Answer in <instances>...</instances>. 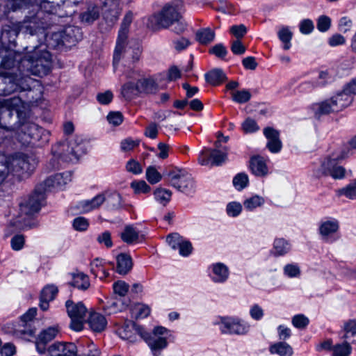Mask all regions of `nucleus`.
<instances>
[{
	"label": "nucleus",
	"mask_w": 356,
	"mask_h": 356,
	"mask_svg": "<svg viewBox=\"0 0 356 356\" xmlns=\"http://www.w3.org/2000/svg\"><path fill=\"white\" fill-rule=\"evenodd\" d=\"M71 181L72 172L70 171L49 177L44 181V186L42 185L38 186L27 200L20 204L19 215L12 222L13 226L17 229L31 227V220L40 209L42 202L44 200V191L51 188L62 189Z\"/></svg>",
	"instance_id": "obj_1"
},
{
	"label": "nucleus",
	"mask_w": 356,
	"mask_h": 356,
	"mask_svg": "<svg viewBox=\"0 0 356 356\" xmlns=\"http://www.w3.org/2000/svg\"><path fill=\"white\" fill-rule=\"evenodd\" d=\"M40 47H33V51L22 59L21 65L32 74L42 76L48 74L51 67V56L49 51Z\"/></svg>",
	"instance_id": "obj_2"
},
{
	"label": "nucleus",
	"mask_w": 356,
	"mask_h": 356,
	"mask_svg": "<svg viewBox=\"0 0 356 356\" xmlns=\"http://www.w3.org/2000/svg\"><path fill=\"white\" fill-rule=\"evenodd\" d=\"M179 18H181V15L179 5L170 2L152 14L148 20L152 29H168Z\"/></svg>",
	"instance_id": "obj_3"
},
{
	"label": "nucleus",
	"mask_w": 356,
	"mask_h": 356,
	"mask_svg": "<svg viewBox=\"0 0 356 356\" xmlns=\"http://www.w3.org/2000/svg\"><path fill=\"white\" fill-rule=\"evenodd\" d=\"M86 144L79 137L68 142L59 143L52 147L54 156H59L66 162L77 161L86 153Z\"/></svg>",
	"instance_id": "obj_4"
},
{
	"label": "nucleus",
	"mask_w": 356,
	"mask_h": 356,
	"mask_svg": "<svg viewBox=\"0 0 356 356\" xmlns=\"http://www.w3.org/2000/svg\"><path fill=\"white\" fill-rule=\"evenodd\" d=\"M346 158H348L347 152L341 151L334 152L325 157L321 162L318 172L319 175L330 176L334 179H343L346 170L344 167L339 165L338 162Z\"/></svg>",
	"instance_id": "obj_5"
},
{
	"label": "nucleus",
	"mask_w": 356,
	"mask_h": 356,
	"mask_svg": "<svg viewBox=\"0 0 356 356\" xmlns=\"http://www.w3.org/2000/svg\"><path fill=\"white\" fill-rule=\"evenodd\" d=\"M17 138L24 145H35L40 141L42 143H46L48 140V134L35 123L26 121L17 129Z\"/></svg>",
	"instance_id": "obj_6"
},
{
	"label": "nucleus",
	"mask_w": 356,
	"mask_h": 356,
	"mask_svg": "<svg viewBox=\"0 0 356 356\" xmlns=\"http://www.w3.org/2000/svg\"><path fill=\"white\" fill-rule=\"evenodd\" d=\"M27 156L23 154H16L7 156L4 161V168L0 169V182L3 180L6 175L9 173L21 174L29 172L33 168V165Z\"/></svg>",
	"instance_id": "obj_7"
},
{
	"label": "nucleus",
	"mask_w": 356,
	"mask_h": 356,
	"mask_svg": "<svg viewBox=\"0 0 356 356\" xmlns=\"http://www.w3.org/2000/svg\"><path fill=\"white\" fill-rule=\"evenodd\" d=\"M167 176L171 186L182 193L193 192L195 188L193 179L186 170L175 168L170 170Z\"/></svg>",
	"instance_id": "obj_8"
},
{
	"label": "nucleus",
	"mask_w": 356,
	"mask_h": 356,
	"mask_svg": "<svg viewBox=\"0 0 356 356\" xmlns=\"http://www.w3.org/2000/svg\"><path fill=\"white\" fill-rule=\"evenodd\" d=\"M63 2V0H59ZM31 4L37 8H40L44 12L51 14H58V9L60 8L58 1L51 0H7L6 6L7 9L15 11L21 9L28 4Z\"/></svg>",
	"instance_id": "obj_9"
},
{
	"label": "nucleus",
	"mask_w": 356,
	"mask_h": 356,
	"mask_svg": "<svg viewBox=\"0 0 356 356\" xmlns=\"http://www.w3.org/2000/svg\"><path fill=\"white\" fill-rule=\"evenodd\" d=\"M168 334V330L165 327L157 326L154 328L152 333H148L144 330L142 339L153 352H156L167 347Z\"/></svg>",
	"instance_id": "obj_10"
},
{
	"label": "nucleus",
	"mask_w": 356,
	"mask_h": 356,
	"mask_svg": "<svg viewBox=\"0 0 356 356\" xmlns=\"http://www.w3.org/2000/svg\"><path fill=\"white\" fill-rule=\"evenodd\" d=\"M2 81L6 85L3 88V91L10 94L18 90H29L31 88L30 84L33 82V79L28 76V75L22 76L13 73L6 72L2 76Z\"/></svg>",
	"instance_id": "obj_11"
},
{
	"label": "nucleus",
	"mask_w": 356,
	"mask_h": 356,
	"mask_svg": "<svg viewBox=\"0 0 356 356\" xmlns=\"http://www.w3.org/2000/svg\"><path fill=\"white\" fill-rule=\"evenodd\" d=\"M65 307L67 314L71 318L70 327L75 331L83 329L84 318L87 309L82 302L74 303L72 300H67Z\"/></svg>",
	"instance_id": "obj_12"
},
{
	"label": "nucleus",
	"mask_w": 356,
	"mask_h": 356,
	"mask_svg": "<svg viewBox=\"0 0 356 356\" xmlns=\"http://www.w3.org/2000/svg\"><path fill=\"white\" fill-rule=\"evenodd\" d=\"M217 324L222 334H245L249 330V325L239 318L234 317H220Z\"/></svg>",
	"instance_id": "obj_13"
},
{
	"label": "nucleus",
	"mask_w": 356,
	"mask_h": 356,
	"mask_svg": "<svg viewBox=\"0 0 356 356\" xmlns=\"http://www.w3.org/2000/svg\"><path fill=\"white\" fill-rule=\"evenodd\" d=\"M227 159V149L225 152L216 149L202 151L198 157V161L202 165H220Z\"/></svg>",
	"instance_id": "obj_14"
},
{
	"label": "nucleus",
	"mask_w": 356,
	"mask_h": 356,
	"mask_svg": "<svg viewBox=\"0 0 356 356\" xmlns=\"http://www.w3.org/2000/svg\"><path fill=\"white\" fill-rule=\"evenodd\" d=\"M18 29L19 32L24 35H29L31 36L38 34L44 35V27L38 15L26 17L19 23Z\"/></svg>",
	"instance_id": "obj_15"
},
{
	"label": "nucleus",
	"mask_w": 356,
	"mask_h": 356,
	"mask_svg": "<svg viewBox=\"0 0 356 356\" xmlns=\"http://www.w3.org/2000/svg\"><path fill=\"white\" fill-rule=\"evenodd\" d=\"M339 229V220L335 218H329L321 222L318 233L323 241L332 243L337 240V238H334V235L338 232Z\"/></svg>",
	"instance_id": "obj_16"
},
{
	"label": "nucleus",
	"mask_w": 356,
	"mask_h": 356,
	"mask_svg": "<svg viewBox=\"0 0 356 356\" xmlns=\"http://www.w3.org/2000/svg\"><path fill=\"white\" fill-rule=\"evenodd\" d=\"M143 332L144 328L131 321H125L124 325L117 330V333L120 338L131 343L137 341V335L142 338Z\"/></svg>",
	"instance_id": "obj_17"
},
{
	"label": "nucleus",
	"mask_w": 356,
	"mask_h": 356,
	"mask_svg": "<svg viewBox=\"0 0 356 356\" xmlns=\"http://www.w3.org/2000/svg\"><path fill=\"white\" fill-rule=\"evenodd\" d=\"M58 325H54L43 330L35 340V347L39 353H44L46 350V345L53 340L59 333Z\"/></svg>",
	"instance_id": "obj_18"
},
{
	"label": "nucleus",
	"mask_w": 356,
	"mask_h": 356,
	"mask_svg": "<svg viewBox=\"0 0 356 356\" xmlns=\"http://www.w3.org/2000/svg\"><path fill=\"white\" fill-rule=\"evenodd\" d=\"M47 351L50 356H76L77 348L73 343L56 342L51 345Z\"/></svg>",
	"instance_id": "obj_19"
},
{
	"label": "nucleus",
	"mask_w": 356,
	"mask_h": 356,
	"mask_svg": "<svg viewBox=\"0 0 356 356\" xmlns=\"http://www.w3.org/2000/svg\"><path fill=\"white\" fill-rule=\"evenodd\" d=\"M264 134L268 140L266 147L272 153H278L282 147L280 139V133L270 127H266L264 129Z\"/></svg>",
	"instance_id": "obj_20"
},
{
	"label": "nucleus",
	"mask_w": 356,
	"mask_h": 356,
	"mask_svg": "<svg viewBox=\"0 0 356 356\" xmlns=\"http://www.w3.org/2000/svg\"><path fill=\"white\" fill-rule=\"evenodd\" d=\"M311 108L316 118L338 112L331 97L313 104Z\"/></svg>",
	"instance_id": "obj_21"
},
{
	"label": "nucleus",
	"mask_w": 356,
	"mask_h": 356,
	"mask_svg": "<svg viewBox=\"0 0 356 356\" xmlns=\"http://www.w3.org/2000/svg\"><path fill=\"white\" fill-rule=\"evenodd\" d=\"M228 267L222 263H216L211 266V278L216 283H223L229 277Z\"/></svg>",
	"instance_id": "obj_22"
},
{
	"label": "nucleus",
	"mask_w": 356,
	"mask_h": 356,
	"mask_svg": "<svg viewBox=\"0 0 356 356\" xmlns=\"http://www.w3.org/2000/svg\"><path fill=\"white\" fill-rule=\"evenodd\" d=\"M250 168L252 172L258 177H264L268 173L266 160L260 156L251 157L250 160Z\"/></svg>",
	"instance_id": "obj_23"
},
{
	"label": "nucleus",
	"mask_w": 356,
	"mask_h": 356,
	"mask_svg": "<svg viewBox=\"0 0 356 356\" xmlns=\"http://www.w3.org/2000/svg\"><path fill=\"white\" fill-rule=\"evenodd\" d=\"M106 201V194L102 193L97 195L92 199L84 200L79 204V209L85 213L99 208Z\"/></svg>",
	"instance_id": "obj_24"
},
{
	"label": "nucleus",
	"mask_w": 356,
	"mask_h": 356,
	"mask_svg": "<svg viewBox=\"0 0 356 356\" xmlns=\"http://www.w3.org/2000/svg\"><path fill=\"white\" fill-rule=\"evenodd\" d=\"M88 323L92 331L101 332L106 328L107 321L104 315L97 312H92L88 319Z\"/></svg>",
	"instance_id": "obj_25"
},
{
	"label": "nucleus",
	"mask_w": 356,
	"mask_h": 356,
	"mask_svg": "<svg viewBox=\"0 0 356 356\" xmlns=\"http://www.w3.org/2000/svg\"><path fill=\"white\" fill-rule=\"evenodd\" d=\"M331 98L338 112L350 106L353 102L352 96L344 88Z\"/></svg>",
	"instance_id": "obj_26"
},
{
	"label": "nucleus",
	"mask_w": 356,
	"mask_h": 356,
	"mask_svg": "<svg viewBox=\"0 0 356 356\" xmlns=\"http://www.w3.org/2000/svg\"><path fill=\"white\" fill-rule=\"evenodd\" d=\"M104 193L106 194V208L108 210L117 211L123 207V198L119 193L113 191Z\"/></svg>",
	"instance_id": "obj_27"
},
{
	"label": "nucleus",
	"mask_w": 356,
	"mask_h": 356,
	"mask_svg": "<svg viewBox=\"0 0 356 356\" xmlns=\"http://www.w3.org/2000/svg\"><path fill=\"white\" fill-rule=\"evenodd\" d=\"M127 37L118 35L113 54V64H117L127 53L128 54Z\"/></svg>",
	"instance_id": "obj_28"
},
{
	"label": "nucleus",
	"mask_w": 356,
	"mask_h": 356,
	"mask_svg": "<svg viewBox=\"0 0 356 356\" xmlns=\"http://www.w3.org/2000/svg\"><path fill=\"white\" fill-rule=\"evenodd\" d=\"M133 263L131 257L127 254H120L117 257L116 271L120 275H127L132 268Z\"/></svg>",
	"instance_id": "obj_29"
},
{
	"label": "nucleus",
	"mask_w": 356,
	"mask_h": 356,
	"mask_svg": "<svg viewBox=\"0 0 356 356\" xmlns=\"http://www.w3.org/2000/svg\"><path fill=\"white\" fill-rule=\"evenodd\" d=\"M121 239L127 244H132L138 241L139 232L131 225H126L120 233Z\"/></svg>",
	"instance_id": "obj_30"
},
{
	"label": "nucleus",
	"mask_w": 356,
	"mask_h": 356,
	"mask_svg": "<svg viewBox=\"0 0 356 356\" xmlns=\"http://www.w3.org/2000/svg\"><path fill=\"white\" fill-rule=\"evenodd\" d=\"M72 281L70 284L81 290H86L90 286V281L88 277L81 272L72 273Z\"/></svg>",
	"instance_id": "obj_31"
},
{
	"label": "nucleus",
	"mask_w": 356,
	"mask_h": 356,
	"mask_svg": "<svg viewBox=\"0 0 356 356\" xmlns=\"http://www.w3.org/2000/svg\"><path fill=\"white\" fill-rule=\"evenodd\" d=\"M81 38V33L78 27L70 26L65 29L62 36V42L74 44Z\"/></svg>",
	"instance_id": "obj_32"
},
{
	"label": "nucleus",
	"mask_w": 356,
	"mask_h": 356,
	"mask_svg": "<svg viewBox=\"0 0 356 356\" xmlns=\"http://www.w3.org/2000/svg\"><path fill=\"white\" fill-rule=\"evenodd\" d=\"M206 81L213 86H218L227 80V76L220 69H215L205 74Z\"/></svg>",
	"instance_id": "obj_33"
},
{
	"label": "nucleus",
	"mask_w": 356,
	"mask_h": 356,
	"mask_svg": "<svg viewBox=\"0 0 356 356\" xmlns=\"http://www.w3.org/2000/svg\"><path fill=\"white\" fill-rule=\"evenodd\" d=\"M215 33L209 28L201 29L195 33V39L201 44L207 45L213 41Z\"/></svg>",
	"instance_id": "obj_34"
},
{
	"label": "nucleus",
	"mask_w": 356,
	"mask_h": 356,
	"mask_svg": "<svg viewBox=\"0 0 356 356\" xmlns=\"http://www.w3.org/2000/svg\"><path fill=\"white\" fill-rule=\"evenodd\" d=\"M140 94L138 82L135 84L132 82H127L122 85L121 88L122 96L127 99L130 100L135 98Z\"/></svg>",
	"instance_id": "obj_35"
},
{
	"label": "nucleus",
	"mask_w": 356,
	"mask_h": 356,
	"mask_svg": "<svg viewBox=\"0 0 356 356\" xmlns=\"http://www.w3.org/2000/svg\"><path fill=\"white\" fill-rule=\"evenodd\" d=\"M269 350L272 354L280 356H291L293 353L291 346L285 342L275 343L270 346Z\"/></svg>",
	"instance_id": "obj_36"
},
{
	"label": "nucleus",
	"mask_w": 356,
	"mask_h": 356,
	"mask_svg": "<svg viewBox=\"0 0 356 356\" xmlns=\"http://www.w3.org/2000/svg\"><path fill=\"white\" fill-rule=\"evenodd\" d=\"M265 204V199L258 195H252L243 202V207L248 211H253Z\"/></svg>",
	"instance_id": "obj_37"
},
{
	"label": "nucleus",
	"mask_w": 356,
	"mask_h": 356,
	"mask_svg": "<svg viewBox=\"0 0 356 356\" xmlns=\"http://www.w3.org/2000/svg\"><path fill=\"white\" fill-rule=\"evenodd\" d=\"M277 37L283 43L284 50H289L291 47L293 33L288 26H282L277 32Z\"/></svg>",
	"instance_id": "obj_38"
},
{
	"label": "nucleus",
	"mask_w": 356,
	"mask_h": 356,
	"mask_svg": "<svg viewBox=\"0 0 356 356\" xmlns=\"http://www.w3.org/2000/svg\"><path fill=\"white\" fill-rule=\"evenodd\" d=\"M137 82L140 93H153L157 90V85L153 79H143Z\"/></svg>",
	"instance_id": "obj_39"
},
{
	"label": "nucleus",
	"mask_w": 356,
	"mask_h": 356,
	"mask_svg": "<svg viewBox=\"0 0 356 356\" xmlns=\"http://www.w3.org/2000/svg\"><path fill=\"white\" fill-rule=\"evenodd\" d=\"M273 249L275 255L282 256L290 251L291 245L284 238H279L274 241Z\"/></svg>",
	"instance_id": "obj_40"
},
{
	"label": "nucleus",
	"mask_w": 356,
	"mask_h": 356,
	"mask_svg": "<svg viewBox=\"0 0 356 356\" xmlns=\"http://www.w3.org/2000/svg\"><path fill=\"white\" fill-rule=\"evenodd\" d=\"M155 200L163 205H166L170 200L172 192L165 188H158L154 192Z\"/></svg>",
	"instance_id": "obj_41"
},
{
	"label": "nucleus",
	"mask_w": 356,
	"mask_h": 356,
	"mask_svg": "<svg viewBox=\"0 0 356 356\" xmlns=\"http://www.w3.org/2000/svg\"><path fill=\"white\" fill-rule=\"evenodd\" d=\"M351 352V346L349 343L345 341L333 346L332 356H350Z\"/></svg>",
	"instance_id": "obj_42"
},
{
	"label": "nucleus",
	"mask_w": 356,
	"mask_h": 356,
	"mask_svg": "<svg viewBox=\"0 0 356 356\" xmlns=\"http://www.w3.org/2000/svg\"><path fill=\"white\" fill-rule=\"evenodd\" d=\"M120 0H103L106 11H111L112 13V17L115 19H117L120 15Z\"/></svg>",
	"instance_id": "obj_43"
},
{
	"label": "nucleus",
	"mask_w": 356,
	"mask_h": 356,
	"mask_svg": "<svg viewBox=\"0 0 356 356\" xmlns=\"http://www.w3.org/2000/svg\"><path fill=\"white\" fill-rule=\"evenodd\" d=\"M252 95L248 90L243 89L232 92V99L238 104H245L251 99Z\"/></svg>",
	"instance_id": "obj_44"
},
{
	"label": "nucleus",
	"mask_w": 356,
	"mask_h": 356,
	"mask_svg": "<svg viewBox=\"0 0 356 356\" xmlns=\"http://www.w3.org/2000/svg\"><path fill=\"white\" fill-rule=\"evenodd\" d=\"M99 16V12L97 7H92L91 8H88L87 11L84 12L81 15V21L87 23L91 24L94 21H95Z\"/></svg>",
	"instance_id": "obj_45"
},
{
	"label": "nucleus",
	"mask_w": 356,
	"mask_h": 356,
	"mask_svg": "<svg viewBox=\"0 0 356 356\" xmlns=\"http://www.w3.org/2000/svg\"><path fill=\"white\" fill-rule=\"evenodd\" d=\"M339 193V195H344L348 199H356V179L352 180L350 184L340 189Z\"/></svg>",
	"instance_id": "obj_46"
},
{
	"label": "nucleus",
	"mask_w": 356,
	"mask_h": 356,
	"mask_svg": "<svg viewBox=\"0 0 356 356\" xmlns=\"http://www.w3.org/2000/svg\"><path fill=\"white\" fill-rule=\"evenodd\" d=\"M133 16L134 15L132 12L129 11L127 13L121 24V26L118 32V35L128 37L129 28L132 22Z\"/></svg>",
	"instance_id": "obj_47"
},
{
	"label": "nucleus",
	"mask_w": 356,
	"mask_h": 356,
	"mask_svg": "<svg viewBox=\"0 0 356 356\" xmlns=\"http://www.w3.org/2000/svg\"><path fill=\"white\" fill-rule=\"evenodd\" d=\"M249 182V179L245 173H238L233 179V184L238 191L245 188Z\"/></svg>",
	"instance_id": "obj_48"
},
{
	"label": "nucleus",
	"mask_w": 356,
	"mask_h": 356,
	"mask_svg": "<svg viewBox=\"0 0 356 356\" xmlns=\"http://www.w3.org/2000/svg\"><path fill=\"white\" fill-rule=\"evenodd\" d=\"M131 188L134 190V193L136 194H146L151 190L150 186L143 180L132 181L131 183Z\"/></svg>",
	"instance_id": "obj_49"
},
{
	"label": "nucleus",
	"mask_w": 356,
	"mask_h": 356,
	"mask_svg": "<svg viewBox=\"0 0 356 356\" xmlns=\"http://www.w3.org/2000/svg\"><path fill=\"white\" fill-rule=\"evenodd\" d=\"M58 293V289L54 285H48L45 286L40 294L42 300H53Z\"/></svg>",
	"instance_id": "obj_50"
},
{
	"label": "nucleus",
	"mask_w": 356,
	"mask_h": 356,
	"mask_svg": "<svg viewBox=\"0 0 356 356\" xmlns=\"http://www.w3.org/2000/svg\"><path fill=\"white\" fill-rule=\"evenodd\" d=\"M161 178V175L156 170L154 167L149 166L147 168L146 179L150 184H156L160 181Z\"/></svg>",
	"instance_id": "obj_51"
},
{
	"label": "nucleus",
	"mask_w": 356,
	"mask_h": 356,
	"mask_svg": "<svg viewBox=\"0 0 356 356\" xmlns=\"http://www.w3.org/2000/svg\"><path fill=\"white\" fill-rule=\"evenodd\" d=\"M343 328L345 330L346 339H350L351 337H356V321L348 320L344 323Z\"/></svg>",
	"instance_id": "obj_52"
},
{
	"label": "nucleus",
	"mask_w": 356,
	"mask_h": 356,
	"mask_svg": "<svg viewBox=\"0 0 356 356\" xmlns=\"http://www.w3.org/2000/svg\"><path fill=\"white\" fill-rule=\"evenodd\" d=\"M317 29L321 32H326L331 26V19L327 15H321L317 19Z\"/></svg>",
	"instance_id": "obj_53"
},
{
	"label": "nucleus",
	"mask_w": 356,
	"mask_h": 356,
	"mask_svg": "<svg viewBox=\"0 0 356 356\" xmlns=\"http://www.w3.org/2000/svg\"><path fill=\"white\" fill-rule=\"evenodd\" d=\"M114 293L120 296H125L129 291V285L124 281H118L113 286Z\"/></svg>",
	"instance_id": "obj_54"
},
{
	"label": "nucleus",
	"mask_w": 356,
	"mask_h": 356,
	"mask_svg": "<svg viewBox=\"0 0 356 356\" xmlns=\"http://www.w3.org/2000/svg\"><path fill=\"white\" fill-rule=\"evenodd\" d=\"M184 238L177 233H172L167 236L166 242L173 250H177L178 246Z\"/></svg>",
	"instance_id": "obj_55"
},
{
	"label": "nucleus",
	"mask_w": 356,
	"mask_h": 356,
	"mask_svg": "<svg viewBox=\"0 0 356 356\" xmlns=\"http://www.w3.org/2000/svg\"><path fill=\"white\" fill-rule=\"evenodd\" d=\"M284 273L289 277H298L300 275V267L297 264H287L284 267Z\"/></svg>",
	"instance_id": "obj_56"
},
{
	"label": "nucleus",
	"mask_w": 356,
	"mask_h": 356,
	"mask_svg": "<svg viewBox=\"0 0 356 356\" xmlns=\"http://www.w3.org/2000/svg\"><path fill=\"white\" fill-rule=\"evenodd\" d=\"M241 126L243 131L246 134L255 132L259 129L256 121L251 118H247Z\"/></svg>",
	"instance_id": "obj_57"
},
{
	"label": "nucleus",
	"mask_w": 356,
	"mask_h": 356,
	"mask_svg": "<svg viewBox=\"0 0 356 356\" xmlns=\"http://www.w3.org/2000/svg\"><path fill=\"white\" fill-rule=\"evenodd\" d=\"M179 253L182 257L188 256L193 250V246L189 241L183 239L180 245L178 246Z\"/></svg>",
	"instance_id": "obj_58"
},
{
	"label": "nucleus",
	"mask_w": 356,
	"mask_h": 356,
	"mask_svg": "<svg viewBox=\"0 0 356 356\" xmlns=\"http://www.w3.org/2000/svg\"><path fill=\"white\" fill-rule=\"evenodd\" d=\"M227 213L229 216H238L242 211V205L236 202H232L227 206Z\"/></svg>",
	"instance_id": "obj_59"
},
{
	"label": "nucleus",
	"mask_w": 356,
	"mask_h": 356,
	"mask_svg": "<svg viewBox=\"0 0 356 356\" xmlns=\"http://www.w3.org/2000/svg\"><path fill=\"white\" fill-rule=\"evenodd\" d=\"M299 29L301 33L307 35L314 31V25L311 19H305L300 22Z\"/></svg>",
	"instance_id": "obj_60"
},
{
	"label": "nucleus",
	"mask_w": 356,
	"mask_h": 356,
	"mask_svg": "<svg viewBox=\"0 0 356 356\" xmlns=\"http://www.w3.org/2000/svg\"><path fill=\"white\" fill-rule=\"evenodd\" d=\"M209 53L214 54L216 56L220 58H223L226 56L227 50L222 44L220 43L212 47L209 49Z\"/></svg>",
	"instance_id": "obj_61"
},
{
	"label": "nucleus",
	"mask_w": 356,
	"mask_h": 356,
	"mask_svg": "<svg viewBox=\"0 0 356 356\" xmlns=\"http://www.w3.org/2000/svg\"><path fill=\"white\" fill-rule=\"evenodd\" d=\"M309 323V319L302 314L296 315L292 318V324L297 328H304Z\"/></svg>",
	"instance_id": "obj_62"
},
{
	"label": "nucleus",
	"mask_w": 356,
	"mask_h": 356,
	"mask_svg": "<svg viewBox=\"0 0 356 356\" xmlns=\"http://www.w3.org/2000/svg\"><path fill=\"white\" fill-rule=\"evenodd\" d=\"M108 122L114 126L120 124L123 121V116L120 112H110L107 115Z\"/></svg>",
	"instance_id": "obj_63"
},
{
	"label": "nucleus",
	"mask_w": 356,
	"mask_h": 356,
	"mask_svg": "<svg viewBox=\"0 0 356 356\" xmlns=\"http://www.w3.org/2000/svg\"><path fill=\"white\" fill-rule=\"evenodd\" d=\"M127 170L135 175L140 174L143 172V168L140 164L134 160H129L126 165Z\"/></svg>",
	"instance_id": "obj_64"
}]
</instances>
